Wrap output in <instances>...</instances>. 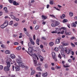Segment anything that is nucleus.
<instances>
[{"label": "nucleus", "instance_id": "obj_1", "mask_svg": "<svg viewBox=\"0 0 77 77\" xmlns=\"http://www.w3.org/2000/svg\"><path fill=\"white\" fill-rule=\"evenodd\" d=\"M10 17H11L13 19L16 20L17 21H18L19 20H20V19H19L18 18L16 19V17L12 14H10Z\"/></svg>", "mask_w": 77, "mask_h": 77}, {"label": "nucleus", "instance_id": "obj_2", "mask_svg": "<svg viewBox=\"0 0 77 77\" xmlns=\"http://www.w3.org/2000/svg\"><path fill=\"white\" fill-rule=\"evenodd\" d=\"M16 62L17 63H19L22 62V60H21V58H18V59H16Z\"/></svg>", "mask_w": 77, "mask_h": 77}, {"label": "nucleus", "instance_id": "obj_3", "mask_svg": "<svg viewBox=\"0 0 77 77\" xmlns=\"http://www.w3.org/2000/svg\"><path fill=\"white\" fill-rule=\"evenodd\" d=\"M33 47H29L28 48V51L30 52V53H32V51H33Z\"/></svg>", "mask_w": 77, "mask_h": 77}, {"label": "nucleus", "instance_id": "obj_4", "mask_svg": "<svg viewBox=\"0 0 77 77\" xmlns=\"http://www.w3.org/2000/svg\"><path fill=\"white\" fill-rule=\"evenodd\" d=\"M9 68L8 67L5 66L4 68V70L5 71H9Z\"/></svg>", "mask_w": 77, "mask_h": 77}, {"label": "nucleus", "instance_id": "obj_5", "mask_svg": "<svg viewBox=\"0 0 77 77\" xmlns=\"http://www.w3.org/2000/svg\"><path fill=\"white\" fill-rule=\"evenodd\" d=\"M3 24L5 27H6L8 25V21L7 20L5 21Z\"/></svg>", "mask_w": 77, "mask_h": 77}, {"label": "nucleus", "instance_id": "obj_6", "mask_svg": "<svg viewBox=\"0 0 77 77\" xmlns=\"http://www.w3.org/2000/svg\"><path fill=\"white\" fill-rule=\"evenodd\" d=\"M6 63L7 64V66L8 68H10V66H11V62H10L8 61L6 62Z\"/></svg>", "mask_w": 77, "mask_h": 77}, {"label": "nucleus", "instance_id": "obj_7", "mask_svg": "<svg viewBox=\"0 0 77 77\" xmlns=\"http://www.w3.org/2000/svg\"><path fill=\"white\" fill-rule=\"evenodd\" d=\"M10 57L12 59H14L15 58V55L14 54H11L10 55Z\"/></svg>", "mask_w": 77, "mask_h": 77}, {"label": "nucleus", "instance_id": "obj_8", "mask_svg": "<svg viewBox=\"0 0 77 77\" xmlns=\"http://www.w3.org/2000/svg\"><path fill=\"white\" fill-rule=\"evenodd\" d=\"M13 5L15 6H18V5H19V3H17L15 1H14L13 2Z\"/></svg>", "mask_w": 77, "mask_h": 77}, {"label": "nucleus", "instance_id": "obj_9", "mask_svg": "<svg viewBox=\"0 0 77 77\" xmlns=\"http://www.w3.org/2000/svg\"><path fill=\"white\" fill-rule=\"evenodd\" d=\"M65 34L66 35H71V32H65Z\"/></svg>", "mask_w": 77, "mask_h": 77}, {"label": "nucleus", "instance_id": "obj_10", "mask_svg": "<svg viewBox=\"0 0 77 77\" xmlns=\"http://www.w3.org/2000/svg\"><path fill=\"white\" fill-rule=\"evenodd\" d=\"M5 54H11V52H10V51L7 50L5 51Z\"/></svg>", "mask_w": 77, "mask_h": 77}, {"label": "nucleus", "instance_id": "obj_11", "mask_svg": "<svg viewBox=\"0 0 77 77\" xmlns=\"http://www.w3.org/2000/svg\"><path fill=\"white\" fill-rule=\"evenodd\" d=\"M38 57L40 59V60L42 62L44 58L42 57V56L40 55H38Z\"/></svg>", "mask_w": 77, "mask_h": 77}, {"label": "nucleus", "instance_id": "obj_12", "mask_svg": "<svg viewBox=\"0 0 77 77\" xmlns=\"http://www.w3.org/2000/svg\"><path fill=\"white\" fill-rule=\"evenodd\" d=\"M37 70L39 71H42V68L41 67H37Z\"/></svg>", "mask_w": 77, "mask_h": 77}, {"label": "nucleus", "instance_id": "obj_13", "mask_svg": "<svg viewBox=\"0 0 77 77\" xmlns=\"http://www.w3.org/2000/svg\"><path fill=\"white\" fill-rule=\"evenodd\" d=\"M42 19H43V20H46V19L47 18V16H44L43 15H42Z\"/></svg>", "mask_w": 77, "mask_h": 77}, {"label": "nucleus", "instance_id": "obj_14", "mask_svg": "<svg viewBox=\"0 0 77 77\" xmlns=\"http://www.w3.org/2000/svg\"><path fill=\"white\" fill-rule=\"evenodd\" d=\"M60 43V39L59 38L58 39H57L56 40V42H55L56 44H59Z\"/></svg>", "mask_w": 77, "mask_h": 77}, {"label": "nucleus", "instance_id": "obj_15", "mask_svg": "<svg viewBox=\"0 0 77 77\" xmlns=\"http://www.w3.org/2000/svg\"><path fill=\"white\" fill-rule=\"evenodd\" d=\"M52 55L53 58L56 57V54L55 53V52H53L52 53Z\"/></svg>", "mask_w": 77, "mask_h": 77}, {"label": "nucleus", "instance_id": "obj_16", "mask_svg": "<svg viewBox=\"0 0 77 77\" xmlns=\"http://www.w3.org/2000/svg\"><path fill=\"white\" fill-rule=\"evenodd\" d=\"M48 74L47 73V72L45 73L42 74V76L43 77H47Z\"/></svg>", "mask_w": 77, "mask_h": 77}, {"label": "nucleus", "instance_id": "obj_17", "mask_svg": "<svg viewBox=\"0 0 77 77\" xmlns=\"http://www.w3.org/2000/svg\"><path fill=\"white\" fill-rule=\"evenodd\" d=\"M41 73L39 72L38 73L35 75L36 77H41Z\"/></svg>", "mask_w": 77, "mask_h": 77}, {"label": "nucleus", "instance_id": "obj_18", "mask_svg": "<svg viewBox=\"0 0 77 77\" xmlns=\"http://www.w3.org/2000/svg\"><path fill=\"white\" fill-rule=\"evenodd\" d=\"M33 57L34 58V59H36V57L37 58V59L38 60L39 58H38V56L36 55H34L33 56Z\"/></svg>", "mask_w": 77, "mask_h": 77}, {"label": "nucleus", "instance_id": "obj_19", "mask_svg": "<svg viewBox=\"0 0 77 77\" xmlns=\"http://www.w3.org/2000/svg\"><path fill=\"white\" fill-rule=\"evenodd\" d=\"M15 69H16V71H18L20 70V68L18 66H17L15 67Z\"/></svg>", "mask_w": 77, "mask_h": 77}, {"label": "nucleus", "instance_id": "obj_20", "mask_svg": "<svg viewBox=\"0 0 77 77\" xmlns=\"http://www.w3.org/2000/svg\"><path fill=\"white\" fill-rule=\"evenodd\" d=\"M61 54L62 56H63V57H64V59H66V58L65 57V55L62 52H61Z\"/></svg>", "mask_w": 77, "mask_h": 77}, {"label": "nucleus", "instance_id": "obj_21", "mask_svg": "<svg viewBox=\"0 0 77 77\" xmlns=\"http://www.w3.org/2000/svg\"><path fill=\"white\" fill-rule=\"evenodd\" d=\"M18 64L20 66H22L23 67V66H24L22 62L19 63H18Z\"/></svg>", "mask_w": 77, "mask_h": 77}, {"label": "nucleus", "instance_id": "obj_22", "mask_svg": "<svg viewBox=\"0 0 77 77\" xmlns=\"http://www.w3.org/2000/svg\"><path fill=\"white\" fill-rule=\"evenodd\" d=\"M39 39L37 38L36 40V43L38 45H39Z\"/></svg>", "mask_w": 77, "mask_h": 77}, {"label": "nucleus", "instance_id": "obj_23", "mask_svg": "<svg viewBox=\"0 0 77 77\" xmlns=\"http://www.w3.org/2000/svg\"><path fill=\"white\" fill-rule=\"evenodd\" d=\"M34 63V65L35 66H37V61L36 60H33Z\"/></svg>", "mask_w": 77, "mask_h": 77}, {"label": "nucleus", "instance_id": "obj_24", "mask_svg": "<svg viewBox=\"0 0 77 77\" xmlns=\"http://www.w3.org/2000/svg\"><path fill=\"white\" fill-rule=\"evenodd\" d=\"M35 71L34 70H33L31 72V75H33L34 74H35Z\"/></svg>", "mask_w": 77, "mask_h": 77}, {"label": "nucleus", "instance_id": "obj_25", "mask_svg": "<svg viewBox=\"0 0 77 77\" xmlns=\"http://www.w3.org/2000/svg\"><path fill=\"white\" fill-rule=\"evenodd\" d=\"M71 26L72 27H76V25L74 23H72Z\"/></svg>", "mask_w": 77, "mask_h": 77}, {"label": "nucleus", "instance_id": "obj_26", "mask_svg": "<svg viewBox=\"0 0 77 77\" xmlns=\"http://www.w3.org/2000/svg\"><path fill=\"white\" fill-rule=\"evenodd\" d=\"M65 51H66V53L67 54H69V50L68 49V50H67L66 49L65 50Z\"/></svg>", "mask_w": 77, "mask_h": 77}, {"label": "nucleus", "instance_id": "obj_27", "mask_svg": "<svg viewBox=\"0 0 77 77\" xmlns=\"http://www.w3.org/2000/svg\"><path fill=\"white\" fill-rule=\"evenodd\" d=\"M21 46H19L17 48H16V49L17 50H21Z\"/></svg>", "mask_w": 77, "mask_h": 77}, {"label": "nucleus", "instance_id": "obj_28", "mask_svg": "<svg viewBox=\"0 0 77 77\" xmlns=\"http://www.w3.org/2000/svg\"><path fill=\"white\" fill-rule=\"evenodd\" d=\"M39 28V26H36L35 27V30H38Z\"/></svg>", "mask_w": 77, "mask_h": 77}, {"label": "nucleus", "instance_id": "obj_29", "mask_svg": "<svg viewBox=\"0 0 77 77\" xmlns=\"http://www.w3.org/2000/svg\"><path fill=\"white\" fill-rule=\"evenodd\" d=\"M63 22V23H66V22H68V20L66 19H64Z\"/></svg>", "mask_w": 77, "mask_h": 77}, {"label": "nucleus", "instance_id": "obj_30", "mask_svg": "<svg viewBox=\"0 0 77 77\" xmlns=\"http://www.w3.org/2000/svg\"><path fill=\"white\" fill-rule=\"evenodd\" d=\"M59 24V23L57 21H56L55 22V25L56 26H58Z\"/></svg>", "mask_w": 77, "mask_h": 77}, {"label": "nucleus", "instance_id": "obj_31", "mask_svg": "<svg viewBox=\"0 0 77 77\" xmlns=\"http://www.w3.org/2000/svg\"><path fill=\"white\" fill-rule=\"evenodd\" d=\"M1 27L2 29H4V28H5V27H5V26L4 24H3L1 26Z\"/></svg>", "mask_w": 77, "mask_h": 77}, {"label": "nucleus", "instance_id": "obj_32", "mask_svg": "<svg viewBox=\"0 0 77 77\" xmlns=\"http://www.w3.org/2000/svg\"><path fill=\"white\" fill-rule=\"evenodd\" d=\"M69 15L70 17H72L73 16V13L70 12L69 13Z\"/></svg>", "mask_w": 77, "mask_h": 77}, {"label": "nucleus", "instance_id": "obj_33", "mask_svg": "<svg viewBox=\"0 0 77 77\" xmlns=\"http://www.w3.org/2000/svg\"><path fill=\"white\" fill-rule=\"evenodd\" d=\"M49 44L50 46H53V44H54V43H53V42H51L49 43Z\"/></svg>", "mask_w": 77, "mask_h": 77}, {"label": "nucleus", "instance_id": "obj_34", "mask_svg": "<svg viewBox=\"0 0 77 77\" xmlns=\"http://www.w3.org/2000/svg\"><path fill=\"white\" fill-rule=\"evenodd\" d=\"M58 57V58L60 59H62V57L61 56V55H60V54H59Z\"/></svg>", "mask_w": 77, "mask_h": 77}, {"label": "nucleus", "instance_id": "obj_35", "mask_svg": "<svg viewBox=\"0 0 77 77\" xmlns=\"http://www.w3.org/2000/svg\"><path fill=\"white\" fill-rule=\"evenodd\" d=\"M13 22L12 20L9 23V25H10L11 26L12 25V24H13Z\"/></svg>", "mask_w": 77, "mask_h": 77}, {"label": "nucleus", "instance_id": "obj_36", "mask_svg": "<svg viewBox=\"0 0 77 77\" xmlns=\"http://www.w3.org/2000/svg\"><path fill=\"white\" fill-rule=\"evenodd\" d=\"M8 2H9L10 3H13V2H14V0H8Z\"/></svg>", "mask_w": 77, "mask_h": 77}, {"label": "nucleus", "instance_id": "obj_37", "mask_svg": "<svg viewBox=\"0 0 77 77\" xmlns=\"http://www.w3.org/2000/svg\"><path fill=\"white\" fill-rule=\"evenodd\" d=\"M50 17H52V18H56V17L54 16V15L52 14V15H50Z\"/></svg>", "mask_w": 77, "mask_h": 77}, {"label": "nucleus", "instance_id": "obj_38", "mask_svg": "<svg viewBox=\"0 0 77 77\" xmlns=\"http://www.w3.org/2000/svg\"><path fill=\"white\" fill-rule=\"evenodd\" d=\"M51 26L52 27H56V24H55L54 23H53L52 24Z\"/></svg>", "mask_w": 77, "mask_h": 77}, {"label": "nucleus", "instance_id": "obj_39", "mask_svg": "<svg viewBox=\"0 0 77 77\" xmlns=\"http://www.w3.org/2000/svg\"><path fill=\"white\" fill-rule=\"evenodd\" d=\"M14 45H18L19 44V43L18 42H15L14 43Z\"/></svg>", "mask_w": 77, "mask_h": 77}, {"label": "nucleus", "instance_id": "obj_40", "mask_svg": "<svg viewBox=\"0 0 77 77\" xmlns=\"http://www.w3.org/2000/svg\"><path fill=\"white\" fill-rule=\"evenodd\" d=\"M53 59L55 61H57V58H56V57H53Z\"/></svg>", "mask_w": 77, "mask_h": 77}, {"label": "nucleus", "instance_id": "obj_41", "mask_svg": "<svg viewBox=\"0 0 77 77\" xmlns=\"http://www.w3.org/2000/svg\"><path fill=\"white\" fill-rule=\"evenodd\" d=\"M3 66L0 65V69H1L2 70L3 69Z\"/></svg>", "mask_w": 77, "mask_h": 77}, {"label": "nucleus", "instance_id": "obj_42", "mask_svg": "<svg viewBox=\"0 0 77 77\" xmlns=\"http://www.w3.org/2000/svg\"><path fill=\"white\" fill-rule=\"evenodd\" d=\"M58 48H57V47H56L55 48V50L56 51H58Z\"/></svg>", "mask_w": 77, "mask_h": 77}, {"label": "nucleus", "instance_id": "obj_43", "mask_svg": "<svg viewBox=\"0 0 77 77\" xmlns=\"http://www.w3.org/2000/svg\"><path fill=\"white\" fill-rule=\"evenodd\" d=\"M75 39V37H72L70 38V39L73 40V39Z\"/></svg>", "mask_w": 77, "mask_h": 77}, {"label": "nucleus", "instance_id": "obj_44", "mask_svg": "<svg viewBox=\"0 0 77 77\" xmlns=\"http://www.w3.org/2000/svg\"><path fill=\"white\" fill-rule=\"evenodd\" d=\"M23 67L25 68H26V69H28L29 68V67L26 66H24L23 65Z\"/></svg>", "mask_w": 77, "mask_h": 77}, {"label": "nucleus", "instance_id": "obj_45", "mask_svg": "<svg viewBox=\"0 0 77 77\" xmlns=\"http://www.w3.org/2000/svg\"><path fill=\"white\" fill-rule=\"evenodd\" d=\"M71 45L73 47H75V45L74 44L72 43H71Z\"/></svg>", "mask_w": 77, "mask_h": 77}, {"label": "nucleus", "instance_id": "obj_46", "mask_svg": "<svg viewBox=\"0 0 77 77\" xmlns=\"http://www.w3.org/2000/svg\"><path fill=\"white\" fill-rule=\"evenodd\" d=\"M30 42H31L32 44V45H34V44H35V43L34 42H33V40H32V41Z\"/></svg>", "mask_w": 77, "mask_h": 77}, {"label": "nucleus", "instance_id": "obj_47", "mask_svg": "<svg viewBox=\"0 0 77 77\" xmlns=\"http://www.w3.org/2000/svg\"><path fill=\"white\" fill-rule=\"evenodd\" d=\"M30 42H32L33 40L32 39V38H30L29 39Z\"/></svg>", "mask_w": 77, "mask_h": 77}, {"label": "nucleus", "instance_id": "obj_48", "mask_svg": "<svg viewBox=\"0 0 77 77\" xmlns=\"http://www.w3.org/2000/svg\"><path fill=\"white\" fill-rule=\"evenodd\" d=\"M7 9H8V8H7L6 7H4V11H7Z\"/></svg>", "mask_w": 77, "mask_h": 77}, {"label": "nucleus", "instance_id": "obj_49", "mask_svg": "<svg viewBox=\"0 0 77 77\" xmlns=\"http://www.w3.org/2000/svg\"><path fill=\"white\" fill-rule=\"evenodd\" d=\"M61 29H63V30H65L66 28L65 27H62L61 28Z\"/></svg>", "mask_w": 77, "mask_h": 77}, {"label": "nucleus", "instance_id": "obj_50", "mask_svg": "<svg viewBox=\"0 0 77 77\" xmlns=\"http://www.w3.org/2000/svg\"><path fill=\"white\" fill-rule=\"evenodd\" d=\"M1 46L2 48H4L5 47V45H2Z\"/></svg>", "mask_w": 77, "mask_h": 77}, {"label": "nucleus", "instance_id": "obj_51", "mask_svg": "<svg viewBox=\"0 0 77 77\" xmlns=\"http://www.w3.org/2000/svg\"><path fill=\"white\" fill-rule=\"evenodd\" d=\"M50 5H53V3L52 1H50Z\"/></svg>", "mask_w": 77, "mask_h": 77}, {"label": "nucleus", "instance_id": "obj_52", "mask_svg": "<svg viewBox=\"0 0 77 77\" xmlns=\"http://www.w3.org/2000/svg\"><path fill=\"white\" fill-rule=\"evenodd\" d=\"M17 35H15V34H14L13 35V38H15V37H17Z\"/></svg>", "mask_w": 77, "mask_h": 77}, {"label": "nucleus", "instance_id": "obj_53", "mask_svg": "<svg viewBox=\"0 0 77 77\" xmlns=\"http://www.w3.org/2000/svg\"><path fill=\"white\" fill-rule=\"evenodd\" d=\"M63 47H62V46H59L58 48H59V49H60L61 48H62Z\"/></svg>", "mask_w": 77, "mask_h": 77}, {"label": "nucleus", "instance_id": "obj_54", "mask_svg": "<svg viewBox=\"0 0 77 77\" xmlns=\"http://www.w3.org/2000/svg\"><path fill=\"white\" fill-rule=\"evenodd\" d=\"M48 67V65H47V64H45V68H47Z\"/></svg>", "mask_w": 77, "mask_h": 77}, {"label": "nucleus", "instance_id": "obj_55", "mask_svg": "<svg viewBox=\"0 0 77 77\" xmlns=\"http://www.w3.org/2000/svg\"><path fill=\"white\" fill-rule=\"evenodd\" d=\"M67 26L69 29H70V24H68L67 25Z\"/></svg>", "mask_w": 77, "mask_h": 77}, {"label": "nucleus", "instance_id": "obj_56", "mask_svg": "<svg viewBox=\"0 0 77 77\" xmlns=\"http://www.w3.org/2000/svg\"><path fill=\"white\" fill-rule=\"evenodd\" d=\"M42 38L43 39H44V40H46V38H45L44 37H42Z\"/></svg>", "mask_w": 77, "mask_h": 77}, {"label": "nucleus", "instance_id": "obj_57", "mask_svg": "<svg viewBox=\"0 0 77 77\" xmlns=\"http://www.w3.org/2000/svg\"><path fill=\"white\" fill-rule=\"evenodd\" d=\"M40 47L41 48H42L44 47V46H43L42 45H41L40 46Z\"/></svg>", "mask_w": 77, "mask_h": 77}, {"label": "nucleus", "instance_id": "obj_58", "mask_svg": "<svg viewBox=\"0 0 77 77\" xmlns=\"http://www.w3.org/2000/svg\"><path fill=\"white\" fill-rule=\"evenodd\" d=\"M33 38L34 40H35V39H36V38H35V35H34Z\"/></svg>", "mask_w": 77, "mask_h": 77}, {"label": "nucleus", "instance_id": "obj_59", "mask_svg": "<svg viewBox=\"0 0 77 77\" xmlns=\"http://www.w3.org/2000/svg\"><path fill=\"white\" fill-rule=\"evenodd\" d=\"M23 30L24 31H25V32H26V31H27V29H26V28H24Z\"/></svg>", "mask_w": 77, "mask_h": 77}, {"label": "nucleus", "instance_id": "obj_60", "mask_svg": "<svg viewBox=\"0 0 77 77\" xmlns=\"http://www.w3.org/2000/svg\"><path fill=\"white\" fill-rule=\"evenodd\" d=\"M49 7H50L49 5H47V9H48V8H49Z\"/></svg>", "mask_w": 77, "mask_h": 77}, {"label": "nucleus", "instance_id": "obj_61", "mask_svg": "<svg viewBox=\"0 0 77 77\" xmlns=\"http://www.w3.org/2000/svg\"><path fill=\"white\" fill-rule=\"evenodd\" d=\"M60 18H61L62 19H63V18H64V17H63V16H60Z\"/></svg>", "mask_w": 77, "mask_h": 77}, {"label": "nucleus", "instance_id": "obj_62", "mask_svg": "<svg viewBox=\"0 0 77 77\" xmlns=\"http://www.w3.org/2000/svg\"><path fill=\"white\" fill-rule=\"evenodd\" d=\"M72 61L71 59H69V60H68V61L69 62H71Z\"/></svg>", "mask_w": 77, "mask_h": 77}, {"label": "nucleus", "instance_id": "obj_63", "mask_svg": "<svg viewBox=\"0 0 77 77\" xmlns=\"http://www.w3.org/2000/svg\"><path fill=\"white\" fill-rule=\"evenodd\" d=\"M51 69L52 70H54L55 69H54V67H52L51 68Z\"/></svg>", "mask_w": 77, "mask_h": 77}, {"label": "nucleus", "instance_id": "obj_64", "mask_svg": "<svg viewBox=\"0 0 77 77\" xmlns=\"http://www.w3.org/2000/svg\"><path fill=\"white\" fill-rule=\"evenodd\" d=\"M47 43L46 42H45L44 43V45H47Z\"/></svg>", "mask_w": 77, "mask_h": 77}]
</instances>
